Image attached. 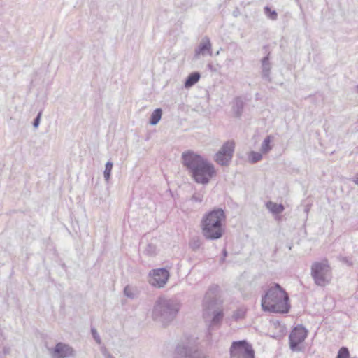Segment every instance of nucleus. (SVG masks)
I'll use <instances>...</instances> for the list:
<instances>
[{
	"label": "nucleus",
	"mask_w": 358,
	"mask_h": 358,
	"mask_svg": "<svg viewBox=\"0 0 358 358\" xmlns=\"http://www.w3.org/2000/svg\"><path fill=\"white\" fill-rule=\"evenodd\" d=\"M181 163L197 184L208 185L217 174L214 164L192 150H187L182 153Z\"/></svg>",
	"instance_id": "f257e3e1"
},
{
	"label": "nucleus",
	"mask_w": 358,
	"mask_h": 358,
	"mask_svg": "<svg viewBox=\"0 0 358 358\" xmlns=\"http://www.w3.org/2000/svg\"><path fill=\"white\" fill-rule=\"evenodd\" d=\"M261 306L264 312L287 314L291 308L289 296L280 285L274 283L262 295Z\"/></svg>",
	"instance_id": "f03ea898"
},
{
	"label": "nucleus",
	"mask_w": 358,
	"mask_h": 358,
	"mask_svg": "<svg viewBox=\"0 0 358 358\" xmlns=\"http://www.w3.org/2000/svg\"><path fill=\"white\" fill-rule=\"evenodd\" d=\"M227 215L224 209L214 208L206 213L201 220V228L206 240H217L224 234Z\"/></svg>",
	"instance_id": "7ed1b4c3"
},
{
	"label": "nucleus",
	"mask_w": 358,
	"mask_h": 358,
	"mask_svg": "<svg viewBox=\"0 0 358 358\" xmlns=\"http://www.w3.org/2000/svg\"><path fill=\"white\" fill-rule=\"evenodd\" d=\"M181 304L176 298L159 297L154 305L152 317L164 327L169 324L177 316Z\"/></svg>",
	"instance_id": "20e7f679"
},
{
	"label": "nucleus",
	"mask_w": 358,
	"mask_h": 358,
	"mask_svg": "<svg viewBox=\"0 0 358 358\" xmlns=\"http://www.w3.org/2000/svg\"><path fill=\"white\" fill-rule=\"evenodd\" d=\"M173 358H208L206 353L201 349L196 338H186L175 347Z\"/></svg>",
	"instance_id": "39448f33"
},
{
	"label": "nucleus",
	"mask_w": 358,
	"mask_h": 358,
	"mask_svg": "<svg viewBox=\"0 0 358 358\" xmlns=\"http://www.w3.org/2000/svg\"><path fill=\"white\" fill-rule=\"evenodd\" d=\"M330 266L327 260L315 262L311 266V276L317 286L324 287L329 282Z\"/></svg>",
	"instance_id": "423d86ee"
},
{
	"label": "nucleus",
	"mask_w": 358,
	"mask_h": 358,
	"mask_svg": "<svg viewBox=\"0 0 358 358\" xmlns=\"http://www.w3.org/2000/svg\"><path fill=\"white\" fill-rule=\"evenodd\" d=\"M230 358H255L252 345L246 340L235 341L229 348Z\"/></svg>",
	"instance_id": "0eeeda50"
},
{
	"label": "nucleus",
	"mask_w": 358,
	"mask_h": 358,
	"mask_svg": "<svg viewBox=\"0 0 358 358\" xmlns=\"http://www.w3.org/2000/svg\"><path fill=\"white\" fill-rule=\"evenodd\" d=\"M234 150V141H226L223 143L220 150L215 153L213 157L215 162L221 166H229L232 161Z\"/></svg>",
	"instance_id": "6e6552de"
},
{
	"label": "nucleus",
	"mask_w": 358,
	"mask_h": 358,
	"mask_svg": "<svg viewBox=\"0 0 358 358\" xmlns=\"http://www.w3.org/2000/svg\"><path fill=\"white\" fill-rule=\"evenodd\" d=\"M308 331L303 324H298L293 328L289 335V348L294 352H299L300 345L307 338Z\"/></svg>",
	"instance_id": "1a4fd4ad"
},
{
	"label": "nucleus",
	"mask_w": 358,
	"mask_h": 358,
	"mask_svg": "<svg viewBox=\"0 0 358 358\" xmlns=\"http://www.w3.org/2000/svg\"><path fill=\"white\" fill-rule=\"evenodd\" d=\"M149 276V282L151 285L162 288L167 283L170 278V273L166 268H159L151 270Z\"/></svg>",
	"instance_id": "9d476101"
},
{
	"label": "nucleus",
	"mask_w": 358,
	"mask_h": 358,
	"mask_svg": "<svg viewBox=\"0 0 358 358\" xmlns=\"http://www.w3.org/2000/svg\"><path fill=\"white\" fill-rule=\"evenodd\" d=\"M52 358H69L76 355V350L69 344L58 342L52 348H49Z\"/></svg>",
	"instance_id": "9b49d317"
},
{
	"label": "nucleus",
	"mask_w": 358,
	"mask_h": 358,
	"mask_svg": "<svg viewBox=\"0 0 358 358\" xmlns=\"http://www.w3.org/2000/svg\"><path fill=\"white\" fill-rule=\"evenodd\" d=\"M262 62V78L268 81H271L270 76L271 64L270 62V53L268 52L266 56L263 57L261 60Z\"/></svg>",
	"instance_id": "f8f14e48"
},
{
	"label": "nucleus",
	"mask_w": 358,
	"mask_h": 358,
	"mask_svg": "<svg viewBox=\"0 0 358 358\" xmlns=\"http://www.w3.org/2000/svg\"><path fill=\"white\" fill-rule=\"evenodd\" d=\"M206 52H207L210 55H212L211 43L210 39L208 37H204L202 38L199 45L195 50V56L197 57L200 54L205 55Z\"/></svg>",
	"instance_id": "ddd939ff"
},
{
	"label": "nucleus",
	"mask_w": 358,
	"mask_h": 358,
	"mask_svg": "<svg viewBox=\"0 0 358 358\" xmlns=\"http://www.w3.org/2000/svg\"><path fill=\"white\" fill-rule=\"evenodd\" d=\"M244 104L245 103L241 98L237 97L235 99V101H234V105L232 107V110H233V113H234L235 117H241V116L242 115V113H243Z\"/></svg>",
	"instance_id": "4468645a"
},
{
	"label": "nucleus",
	"mask_w": 358,
	"mask_h": 358,
	"mask_svg": "<svg viewBox=\"0 0 358 358\" xmlns=\"http://www.w3.org/2000/svg\"><path fill=\"white\" fill-rule=\"evenodd\" d=\"M266 208L271 211L273 215H278L282 213L285 210V206L282 203H276L273 201H268L266 203Z\"/></svg>",
	"instance_id": "2eb2a0df"
},
{
	"label": "nucleus",
	"mask_w": 358,
	"mask_h": 358,
	"mask_svg": "<svg viewBox=\"0 0 358 358\" xmlns=\"http://www.w3.org/2000/svg\"><path fill=\"white\" fill-rule=\"evenodd\" d=\"M201 78V75L199 72L195 71L191 73L185 82V87L189 88L197 83Z\"/></svg>",
	"instance_id": "dca6fc26"
},
{
	"label": "nucleus",
	"mask_w": 358,
	"mask_h": 358,
	"mask_svg": "<svg viewBox=\"0 0 358 358\" xmlns=\"http://www.w3.org/2000/svg\"><path fill=\"white\" fill-rule=\"evenodd\" d=\"M223 317L224 313L222 310H214L208 329L213 328L217 325H220L223 320Z\"/></svg>",
	"instance_id": "f3484780"
},
{
	"label": "nucleus",
	"mask_w": 358,
	"mask_h": 358,
	"mask_svg": "<svg viewBox=\"0 0 358 358\" xmlns=\"http://www.w3.org/2000/svg\"><path fill=\"white\" fill-rule=\"evenodd\" d=\"M273 136H267L266 138L263 141L260 148V151L262 152V153L267 154L272 150L273 145L271 144V143L273 141Z\"/></svg>",
	"instance_id": "a211bd4d"
},
{
	"label": "nucleus",
	"mask_w": 358,
	"mask_h": 358,
	"mask_svg": "<svg viewBox=\"0 0 358 358\" xmlns=\"http://www.w3.org/2000/svg\"><path fill=\"white\" fill-rule=\"evenodd\" d=\"M217 303V297L216 296L205 295L203 299V307L206 309L210 310L213 308Z\"/></svg>",
	"instance_id": "6ab92c4d"
},
{
	"label": "nucleus",
	"mask_w": 358,
	"mask_h": 358,
	"mask_svg": "<svg viewBox=\"0 0 358 358\" xmlns=\"http://www.w3.org/2000/svg\"><path fill=\"white\" fill-rule=\"evenodd\" d=\"M262 152L250 151L248 153V160L250 164H256L263 158Z\"/></svg>",
	"instance_id": "aec40b11"
},
{
	"label": "nucleus",
	"mask_w": 358,
	"mask_h": 358,
	"mask_svg": "<svg viewBox=\"0 0 358 358\" xmlns=\"http://www.w3.org/2000/svg\"><path fill=\"white\" fill-rule=\"evenodd\" d=\"M162 110L161 108L155 109L150 115V121H149L150 124L152 125L157 124L159 122V120L162 117Z\"/></svg>",
	"instance_id": "412c9836"
},
{
	"label": "nucleus",
	"mask_w": 358,
	"mask_h": 358,
	"mask_svg": "<svg viewBox=\"0 0 358 358\" xmlns=\"http://www.w3.org/2000/svg\"><path fill=\"white\" fill-rule=\"evenodd\" d=\"M143 254L148 257H154L157 254V248L156 245L148 243L143 250Z\"/></svg>",
	"instance_id": "4be33fe9"
},
{
	"label": "nucleus",
	"mask_w": 358,
	"mask_h": 358,
	"mask_svg": "<svg viewBox=\"0 0 358 358\" xmlns=\"http://www.w3.org/2000/svg\"><path fill=\"white\" fill-rule=\"evenodd\" d=\"M247 309L245 307H240L234 312L232 317L235 321L242 320L245 317Z\"/></svg>",
	"instance_id": "5701e85b"
},
{
	"label": "nucleus",
	"mask_w": 358,
	"mask_h": 358,
	"mask_svg": "<svg viewBox=\"0 0 358 358\" xmlns=\"http://www.w3.org/2000/svg\"><path fill=\"white\" fill-rule=\"evenodd\" d=\"M113 166V163L110 161H108L106 163L105 169L103 171V177L107 182L110 179Z\"/></svg>",
	"instance_id": "b1692460"
},
{
	"label": "nucleus",
	"mask_w": 358,
	"mask_h": 358,
	"mask_svg": "<svg viewBox=\"0 0 358 358\" xmlns=\"http://www.w3.org/2000/svg\"><path fill=\"white\" fill-rule=\"evenodd\" d=\"M265 15L271 20H275L278 17V13L275 10H272L268 6L264 8Z\"/></svg>",
	"instance_id": "393cba45"
},
{
	"label": "nucleus",
	"mask_w": 358,
	"mask_h": 358,
	"mask_svg": "<svg viewBox=\"0 0 358 358\" xmlns=\"http://www.w3.org/2000/svg\"><path fill=\"white\" fill-rule=\"evenodd\" d=\"M189 247L193 251H197L201 247V241L199 238H194L189 241Z\"/></svg>",
	"instance_id": "a878e982"
},
{
	"label": "nucleus",
	"mask_w": 358,
	"mask_h": 358,
	"mask_svg": "<svg viewBox=\"0 0 358 358\" xmlns=\"http://www.w3.org/2000/svg\"><path fill=\"white\" fill-rule=\"evenodd\" d=\"M350 352L347 347H341L338 352L336 358H349Z\"/></svg>",
	"instance_id": "bb28decb"
},
{
	"label": "nucleus",
	"mask_w": 358,
	"mask_h": 358,
	"mask_svg": "<svg viewBox=\"0 0 358 358\" xmlns=\"http://www.w3.org/2000/svg\"><path fill=\"white\" fill-rule=\"evenodd\" d=\"M218 291H219L218 285H213L208 288L207 292L206 293V295L217 296Z\"/></svg>",
	"instance_id": "cd10ccee"
},
{
	"label": "nucleus",
	"mask_w": 358,
	"mask_h": 358,
	"mask_svg": "<svg viewBox=\"0 0 358 358\" xmlns=\"http://www.w3.org/2000/svg\"><path fill=\"white\" fill-rule=\"evenodd\" d=\"M91 333H92V336L93 337V338L95 340V341L98 343V344H101V337L99 336L96 329L94 327H92L91 328Z\"/></svg>",
	"instance_id": "c85d7f7f"
},
{
	"label": "nucleus",
	"mask_w": 358,
	"mask_h": 358,
	"mask_svg": "<svg viewBox=\"0 0 358 358\" xmlns=\"http://www.w3.org/2000/svg\"><path fill=\"white\" fill-rule=\"evenodd\" d=\"M124 294L129 299H134L135 297V294L133 293L131 288L129 285H127L124 288Z\"/></svg>",
	"instance_id": "c756f323"
},
{
	"label": "nucleus",
	"mask_w": 358,
	"mask_h": 358,
	"mask_svg": "<svg viewBox=\"0 0 358 358\" xmlns=\"http://www.w3.org/2000/svg\"><path fill=\"white\" fill-rule=\"evenodd\" d=\"M203 199V194L201 193H194L192 197L191 200L194 202L201 203L202 202Z\"/></svg>",
	"instance_id": "7c9ffc66"
},
{
	"label": "nucleus",
	"mask_w": 358,
	"mask_h": 358,
	"mask_svg": "<svg viewBox=\"0 0 358 358\" xmlns=\"http://www.w3.org/2000/svg\"><path fill=\"white\" fill-rule=\"evenodd\" d=\"M41 113H42L41 111L39 112L38 113L37 116L35 117V119L33 121V126L35 128L38 127L39 124H40L41 117Z\"/></svg>",
	"instance_id": "2f4dec72"
},
{
	"label": "nucleus",
	"mask_w": 358,
	"mask_h": 358,
	"mask_svg": "<svg viewBox=\"0 0 358 358\" xmlns=\"http://www.w3.org/2000/svg\"><path fill=\"white\" fill-rule=\"evenodd\" d=\"M227 255H228V252H227L226 248H224L222 250V257H221V258L220 259V262L221 264L224 262L225 258L227 257Z\"/></svg>",
	"instance_id": "473e14b6"
},
{
	"label": "nucleus",
	"mask_w": 358,
	"mask_h": 358,
	"mask_svg": "<svg viewBox=\"0 0 358 358\" xmlns=\"http://www.w3.org/2000/svg\"><path fill=\"white\" fill-rule=\"evenodd\" d=\"M10 348L8 347V346H4L3 348V352L1 353L2 354V356H6L7 355H9L10 352Z\"/></svg>",
	"instance_id": "72a5a7b5"
},
{
	"label": "nucleus",
	"mask_w": 358,
	"mask_h": 358,
	"mask_svg": "<svg viewBox=\"0 0 358 358\" xmlns=\"http://www.w3.org/2000/svg\"><path fill=\"white\" fill-rule=\"evenodd\" d=\"M101 352L106 358H114V357L111 354L107 352L105 348L101 350Z\"/></svg>",
	"instance_id": "f704fd0d"
},
{
	"label": "nucleus",
	"mask_w": 358,
	"mask_h": 358,
	"mask_svg": "<svg viewBox=\"0 0 358 358\" xmlns=\"http://www.w3.org/2000/svg\"><path fill=\"white\" fill-rule=\"evenodd\" d=\"M208 68L212 71H217V68L212 64H208Z\"/></svg>",
	"instance_id": "c9c22d12"
},
{
	"label": "nucleus",
	"mask_w": 358,
	"mask_h": 358,
	"mask_svg": "<svg viewBox=\"0 0 358 358\" xmlns=\"http://www.w3.org/2000/svg\"><path fill=\"white\" fill-rule=\"evenodd\" d=\"M352 182L357 185H358V172L355 175L352 179Z\"/></svg>",
	"instance_id": "e433bc0d"
},
{
	"label": "nucleus",
	"mask_w": 358,
	"mask_h": 358,
	"mask_svg": "<svg viewBox=\"0 0 358 358\" xmlns=\"http://www.w3.org/2000/svg\"><path fill=\"white\" fill-rule=\"evenodd\" d=\"M349 358H357V357H350V356L349 355Z\"/></svg>",
	"instance_id": "4c0bfd02"
},
{
	"label": "nucleus",
	"mask_w": 358,
	"mask_h": 358,
	"mask_svg": "<svg viewBox=\"0 0 358 358\" xmlns=\"http://www.w3.org/2000/svg\"><path fill=\"white\" fill-rule=\"evenodd\" d=\"M357 90H358V85H357Z\"/></svg>",
	"instance_id": "58836bf2"
}]
</instances>
